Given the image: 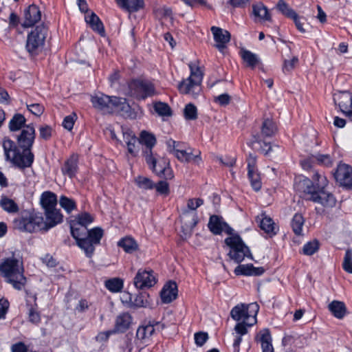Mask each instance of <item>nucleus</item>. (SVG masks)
Masks as SVG:
<instances>
[{"instance_id": "obj_1", "label": "nucleus", "mask_w": 352, "mask_h": 352, "mask_svg": "<svg viewBox=\"0 0 352 352\" xmlns=\"http://www.w3.org/2000/svg\"><path fill=\"white\" fill-rule=\"evenodd\" d=\"M34 139L35 130L32 124L24 126L17 138L19 146L23 149L22 153H20L13 141L9 139H4L3 148L6 160L11 162L20 168L30 167L34 161V155L30 151V148L32 146Z\"/></svg>"}, {"instance_id": "obj_2", "label": "nucleus", "mask_w": 352, "mask_h": 352, "mask_svg": "<svg viewBox=\"0 0 352 352\" xmlns=\"http://www.w3.org/2000/svg\"><path fill=\"white\" fill-rule=\"evenodd\" d=\"M71 233L76 239L77 245L84 250L87 256H91L95 250V245H98L103 235V231L100 228H95L90 230L85 226L71 224Z\"/></svg>"}, {"instance_id": "obj_3", "label": "nucleus", "mask_w": 352, "mask_h": 352, "mask_svg": "<svg viewBox=\"0 0 352 352\" xmlns=\"http://www.w3.org/2000/svg\"><path fill=\"white\" fill-rule=\"evenodd\" d=\"M91 101L94 108L104 114L118 113L128 116L131 109L125 98L110 97L102 94L92 96Z\"/></svg>"}, {"instance_id": "obj_4", "label": "nucleus", "mask_w": 352, "mask_h": 352, "mask_svg": "<svg viewBox=\"0 0 352 352\" xmlns=\"http://www.w3.org/2000/svg\"><path fill=\"white\" fill-rule=\"evenodd\" d=\"M258 310L259 306L256 302L240 303L232 309L230 316L237 322H248V326H252L256 322Z\"/></svg>"}, {"instance_id": "obj_5", "label": "nucleus", "mask_w": 352, "mask_h": 352, "mask_svg": "<svg viewBox=\"0 0 352 352\" xmlns=\"http://www.w3.org/2000/svg\"><path fill=\"white\" fill-rule=\"evenodd\" d=\"M313 179L318 190L314 192L309 199L322 205L324 207H333L336 205V199L332 194L323 190L327 184L326 177L316 172Z\"/></svg>"}, {"instance_id": "obj_6", "label": "nucleus", "mask_w": 352, "mask_h": 352, "mask_svg": "<svg viewBox=\"0 0 352 352\" xmlns=\"http://www.w3.org/2000/svg\"><path fill=\"white\" fill-rule=\"evenodd\" d=\"M189 67L190 75L179 84L178 89L183 94H188L195 97L201 91L203 73L199 67L194 68L191 64L189 65Z\"/></svg>"}, {"instance_id": "obj_7", "label": "nucleus", "mask_w": 352, "mask_h": 352, "mask_svg": "<svg viewBox=\"0 0 352 352\" xmlns=\"http://www.w3.org/2000/svg\"><path fill=\"white\" fill-rule=\"evenodd\" d=\"M225 243L230 248L228 256L233 261L241 263L245 257L253 260L248 248L238 235H232L226 238Z\"/></svg>"}, {"instance_id": "obj_8", "label": "nucleus", "mask_w": 352, "mask_h": 352, "mask_svg": "<svg viewBox=\"0 0 352 352\" xmlns=\"http://www.w3.org/2000/svg\"><path fill=\"white\" fill-rule=\"evenodd\" d=\"M47 35V28L44 25L36 26L28 34L26 49L31 54H36L42 50Z\"/></svg>"}, {"instance_id": "obj_9", "label": "nucleus", "mask_w": 352, "mask_h": 352, "mask_svg": "<svg viewBox=\"0 0 352 352\" xmlns=\"http://www.w3.org/2000/svg\"><path fill=\"white\" fill-rule=\"evenodd\" d=\"M23 265H0V274L16 289H21L25 283Z\"/></svg>"}, {"instance_id": "obj_10", "label": "nucleus", "mask_w": 352, "mask_h": 352, "mask_svg": "<svg viewBox=\"0 0 352 352\" xmlns=\"http://www.w3.org/2000/svg\"><path fill=\"white\" fill-rule=\"evenodd\" d=\"M15 228L29 232L50 229L45 219L41 215L34 214L28 218H19L14 221Z\"/></svg>"}, {"instance_id": "obj_11", "label": "nucleus", "mask_w": 352, "mask_h": 352, "mask_svg": "<svg viewBox=\"0 0 352 352\" xmlns=\"http://www.w3.org/2000/svg\"><path fill=\"white\" fill-rule=\"evenodd\" d=\"M126 94L138 99H144L155 94V88L151 82L133 80L129 83Z\"/></svg>"}, {"instance_id": "obj_12", "label": "nucleus", "mask_w": 352, "mask_h": 352, "mask_svg": "<svg viewBox=\"0 0 352 352\" xmlns=\"http://www.w3.org/2000/svg\"><path fill=\"white\" fill-rule=\"evenodd\" d=\"M156 283V274L151 270H139L133 278L134 286L138 289L152 287Z\"/></svg>"}, {"instance_id": "obj_13", "label": "nucleus", "mask_w": 352, "mask_h": 352, "mask_svg": "<svg viewBox=\"0 0 352 352\" xmlns=\"http://www.w3.org/2000/svg\"><path fill=\"white\" fill-rule=\"evenodd\" d=\"M140 143L145 146V148L143 150V155L148 164L150 162H153L155 156L152 152V148L154 146L156 142V139L153 135L145 131H143L140 133Z\"/></svg>"}, {"instance_id": "obj_14", "label": "nucleus", "mask_w": 352, "mask_h": 352, "mask_svg": "<svg viewBox=\"0 0 352 352\" xmlns=\"http://www.w3.org/2000/svg\"><path fill=\"white\" fill-rule=\"evenodd\" d=\"M211 32L215 41L214 47L221 52H223L227 44L230 40V34L228 31L219 27L212 26Z\"/></svg>"}, {"instance_id": "obj_15", "label": "nucleus", "mask_w": 352, "mask_h": 352, "mask_svg": "<svg viewBox=\"0 0 352 352\" xmlns=\"http://www.w3.org/2000/svg\"><path fill=\"white\" fill-rule=\"evenodd\" d=\"M200 153L199 151H197L196 154H194L192 148H186L184 144H182V146L177 148L173 155L181 162H192L195 164H199L201 161Z\"/></svg>"}, {"instance_id": "obj_16", "label": "nucleus", "mask_w": 352, "mask_h": 352, "mask_svg": "<svg viewBox=\"0 0 352 352\" xmlns=\"http://www.w3.org/2000/svg\"><path fill=\"white\" fill-rule=\"evenodd\" d=\"M334 102H338L340 111L352 120V94L344 91L336 95Z\"/></svg>"}, {"instance_id": "obj_17", "label": "nucleus", "mask_w": 352, "mask_h": 352, "mask_svg": "<svg viewBox=\"0 0 352 352\" xmlns=\"http://www.w3.org/2000/svg\"><path fill=\"white\" fill-rule=\"evenodd\" d=\"M336 181L342 186L352 188V168L346 164H340L335 173Z\"/></svg>"}, {"instance_id": "obj_18", "label": "nucleus", "mask_w": 352, "mask_h": 352, "mask_svg": "<svg viewBox=\"0 0 352 352\" xmlns=\"http://www.w3.org/2000/svg\"><path fill=\"white\" fill-rule=\"evenodd\" d=\"M208 228L214 234H219L222 232L231 234L232 229L223 221L221 217L212 215L210 217Z\"/></svg>"}, {"instance_id": "obj_19", "label": "nucleus", "mask_w": 352, "mask_h": 352, "mask_svg": "<svg viewBox=\"0 0 352 352\" xmlns=\"http://www.w3.org/2000/svg\"><path fill=\"white\" fill-rule=\"evenodd\" d=\"M41 13L39 8L35 5L30 6L24 12V20L22 25L29 28L40 21Z\"/></svg>"}, {"instance_id": "obj_20", "label": "nucleus", "mask_w": 352, "mask_h": 352, "mask_svg": "<svg viewBox=\"0 0 352 352\" xmlns=\"http://www.w3.org/2000/svg\"><path fill=\"white\" fill-rule=\"evenodd\" d=\"M160 296L164 303H170L177 296V286L175 282L169 280L163 287Z\"/></svg>"}, {"instance_id": "obj_21", "label": "nucleus", "mask_w": 352, "mask_h": 352, "mask_svg": "<svg viewBox=\"0 0 352 352\" xmlns=\"http://www.w3.org/2000/svg\"><path fill=\"white\" fill-rule=\"evenodd\" d=\"M156 327L152 324L146 325H142L139 327L136 331V338L141 342H146L150 339L151 336L155 331V330H160L164 329V324L157 322L155 324Z\"/></svg>"}, {"instance_id": "obj_22", "label": "nucleus", "mask_w": 352, "mask_h": 352, "mask_svg": "<svg viewBox=\"0 0 352 352\" xmlns=\"http://www.w3.org/2000/svg\"><path fill=\"white\" fill-rule=\"evenodd\" d=\"M294 188L298 192H303L311 195L316 192V188L312 185L311 181L305 177H296L294 181Z\"/></svg>"}, {"instance_id": "obj_23", "label": "nucleus", "mask_w": 352, "mask_h": 352, "mask_svg": "<svg viewBox=\"0 0 352 352\" xmlns=\"http://www.w3.org/2000/svg\"><path fill=\"white\" fill-rule=\"evenodd\" d=\"M45 219L48 228H52L63 221V216L56 208L45 210Z\"/></svg>"}, {"instance_id": "obj_24", "label": "nucleus", "mask_w": 352, "mask_h": 352, "mask_svg": "<svg viewBox=\"0 0 352 352\" xmlns=\"http://www.w3.org/2000/svg\"><path fill=\"white\" fill-rule=\"evenodd\" d=\"M153 162H150L149 166L158 176L164 177L166 179H170L173 177L172 169L170 168L169 162L164 160L162 168H157V159L154 158Z\"/></svg>"}, {"instance_id": "obj_25", "label": "nucleus", "mask_w": 352, "mask_h": 352, "mask_svg": "<svg viewBox=\"0 0 352 352\" xmlns=\"http://www.w3.org/2000/svg\"><path fill=\"white\" fill-rule=\"evenodd\" d=\"M256 221L259 223L261 229L265 232L273 235L276 234V226L272 219L267 217L265 212H262L256 217Z\"/></svg>"}, {"instance_id": "obj_26", "label": "nucleus", "mask_w": 352, "mask_h": 352, "mask_svg": "<svg viewBox=\"0 0 352 352\" xmlns=\"http://www.w3.org/2000/svg\"><path fill=\"white\" fill-rule=\"evenodd\" d=\"M85 19L87 23L90 25L94 31L98 32L101 36L104 35L103 24L95 13L93 12H88L85 14Z\"/></svg>"}, {"instance_id": "obj_27", "label": "nucleus", "mask_w": 352, "mask_h": 352, "mask_svg": "<svg viewBox=\"0 0 352 352\" xmlns=\"http://www.w3.org/2000/svg\"><path fill=\"white\" fill-rule=\"evenodd\" d=\"M261 342L262 352H274V347L272 344V337L268 329L261 330L256 337Z\"/></svg>"}, {"instance_id": "obj_28", "label": "nucleus", "mask_w": 352, "mask_h": 352, "mask_svg": "<svg viewBox=\"0 0 352 352\" xmlns=\"http://www.w3.org/2000/svg\"><path fill=\"white\" fill-rule=\"evenodd\" d=\"M265 272L262 267H255L254 265H237L234 269L236 275L259 276Z\"/></svg>"}, {"instance_id": "obj_29", "label": "nucleus", "mask_w": 352, "mask_h": 352, "mask_svg": "<svg viewBox=\"0 0 352 352\" xmlns=\"http://www.w3.org/2000/svg\"><path fill=\"white\" fill-rule=\"evenodd\" d=\"M61 170L64 175H67L70 178L74 177L78 170V156L74 154L72 155L65 161Z\"/></svg>"}, {"instance_id": "obj_30", "label": "nucleus", "mask_w": 352, "mask_h": 352, "mask_svg": "<svg viewBox=\"0 0 352 352\" xmlns=\"http://www.w3.org/2000/svg\"><path fill=\"white\" fill-rule=\"evenodd\" d=\"M253 14L260 21H271L272 16L267 8L262 3L252 6Z\"/></svg>"}, {"instance_id": "obj_31", "label": "nucleus", "mask_w": 352, "mask_h": 352, "mask_svg": "<svg viewBox=\"0 0 352 352\" xmlns=\"http://www.w3.org/2000/svg\"><path fill=\"white\" fill-rule=\"evenodd\" d=\"M119 6L129 12H137L143 8L144 0H116Z\"/></svg>"}, {"instance_id": "obj_32", "label": "nucleus", "mask_w": 352, "mask_h": 352, "mask_svg": "<svg viewBox=\"0 0 352 352\" xmlns=\"http://www.w3.org/2000/svg\"><path fill=\"white\" fill-rule=\"evenodd\" d=\"M328 309L338 319H342L346 314V307L342 301L333 300L329 304Z\"/></svg>"}, {"instance_id": "obj_33", "label": "nucleus", "mask_w": 352, "mask_h": 352, "mask_svg": "<svg viewBox=\"0 0 352 352\" xmlns=\"http://www.w3.org/2000/svg\"><path fill=\"white\" fill-rule=\"evenodd\" d=\"M57 201L56 195L52 192H45L41 197V204L44 210L56 208Z\"/></svg>"}, {"instance_id": "obj_34", "label": "nucleus", "mask_w": 352, "mask_h": 352, "mask_svg": "<svg viewBox=\"0 0 352 352\" xmlns=\"http://www.w3.org/2000/svg\"><path fill=\"white\" fill-rule=\"evenodd\" d=\"M131 317L128 313H123L119 315L116 320L115 328L117 331L124 332L130 326Z\"/></svg>"}, {"instance_id": "obj_35", "label": "nucleus", "mask_w": 352, "mask_h": 352, "mask_svg": "<svg viewBox=\"0 0 352 352\" xmlns=\"http://www.w3.org/2000/svg\"><path fill=\"white\" fill-rule=\"evenodd\" d=\"M151 298L146 292L139 293L133 296L132 308L147 307L151 305Z\"/></svg>"}, {"instance_id": "obj_36", "label": "nucleus", "mask_w": 352, "mask_h": 352, "mask_svg": "<svg viewBox=\"0 0 352 352\" xmlns=\"http://www.w3.org/2000/svg\"><path fill=\"white\" fill-rule=\"evenodd\" d=\"M276 125L272 120L266 118L263 120L261 126V133L262 137H272L276 133Z\"/></svg>"}, {"instance_id": "obj_37", "label": "nucleus", "mask_w": 352, "mask_h": 352, "mask_svg": "<svg viewBox=\"0 0 352 352\" xmlns=\"http://www.w3.org/2000/svg\"><path fill=\"white\" fill-rule=\"evenodd\" d=\"M118 245L127 253H133L138 248L137 242L131 237L123 238L118 241Z\"/></svg>"}, {"instance_id": "obj_38", "label": "nucleus", "mask_w": 352, "mask_h": 352, "mask_svg": "<svg viewBox=\"0 0 352 352\" xmlns=\"http://www.w3.org/2000/svg\"><path fill=\"white\" fill-rule=\"evenodd\" d=\"M241 57L248 67L254 68L260 62L258 56L250 51L243 50L241 51Z\"/></svg>"}, {"instance_id": "obj_39", "label": "nucleus", "mask_w": 352, "mask_h": 352, "mask_svg": "<svg viewBox=\"0 0 352 352\" xmlns=\"http://www.w3.org/2000/svg\"><path fill=\"white\" fill-rule=\"evenodd\" d=\"M304 223L305 219L301 214L296 213L294 215L291 221V226L295 234H302Z\"/></svg>"}, {"instance_id": "obj_40", "label": "nucleus", "mask_w": 352, "mask_h": 352, "mask_svg": "<svg viewBox=\"0 0 352 352\" xmlns=\"http://www.w3.org/2000/svg\"><path fill=\"white\" fill-rule=\"evenodd\" d=\"M25 117L20 113L15 114L9 122V129L12 131H16L23 127L25 124Z\"/></svg>"}, {"instance_id": "obj_41", "label": "nucleus", "mask_w": 352, "mask_h": 352, "mask_svg": "<svg viewBox=\"0 0 352 352\" xmlns=\"http://www.w3.org/2000/svg\"><path fill=\"white\" fill-rule=\"evenodd\" d=\"M0 206L4 210L10 213H15L19 211V206L15 201L6 196L1 197Z\"/></svg>"}, {"instance_id": "obj_42", "label": "nucleus", "mask_w": 352, "mask_h": 352, "mask_svg": "<svg viewBox=\"0 0 352 352\" xmlns=\"http://www.w3.org/2000/svg\"><path fill=\"white\" fill-rule=\"evenodd\" d=\"M23 260L21 252L19 250L12 251L3 258L1 264H23Z\"/></svg>"}, {"instance_id": "obj_43", "label": "nucleus", "mask_w": 352, "mask_h": 352, "mask_svg": "<svg viewBox=\"0 0 352 352\" xmlns=\"http://www.w3.org/2000/svg\"><path fill=\"white\" fill-rule=\"evenodd\" d=\"M59 204L67 213L72 212L76 208L75 201L64 195L60 197Z\"/></svg>"}, {"instance_id": "obj_44", "label": "nucleus", "mask_w": 352, "mask_h": 352, "mask_svg": "<svg viewBox=\"0 0 352 352\" xmlns=\"http://www.w3.org/2000/svg\"><path fill=\"white\" fill-rule=\"evenodd\" d=\"M276 7L282 14L291 19L295 17L296 14H297L296 12L293 9L289 8L288 4L286 3L283 0H279Z\"/></svg>"}, {"instance_id": "obj_45", "label": "nucleus", "mask_w": 352, "mask_h": 352, "mask_svg": "<svg viewBox=\"0 0 352 352\" xmlns=\"http://www.w3.org/2000/svg\"><path fill=\"white\" fill-rule=\"evenodd\" d=\"M136 185L142 189L149 190L154 188L155 184L148 177L138 176L135 179Z\"/></svg>"}, {"instance_id": "obj_46", "label": "nucleus", "mask_w": 352, "mask_h": 352, "mask_svg": "<svg viewBox=\"0 0 352 352\" xmlns=\"http://www.w3.org/2000/svg\"><path fill=\"white\" fill-rule=\"evenodd\" d=\"M106 287L112 292H118L123 287V282L120 278H112L105 282Z\"/></svg>"}, {"instance_id": "obj_47", "label": "nucleus", "mask_w": 352, "mask_h": 352, "mask_svg": "<svg viewBox=\"0 0 352 352\" xmlns=\"http://www.w3.org/2000/svg\"><path fill=\"white\" fill-rule=\"evenodd\" d=\"M248 177L250 180L251 186L256 190L258 191L261 188V182L260 180V175L257 171L249 170Z\"/></svg>"}, {"instance_id": "obj_48", "label": "nucleus", "mask_w": 352, "mask_h": 352, "mask_svg": "<svg viewBox=\"0 0 352 352\" xmlns=\"http://www.w3.org/2000/svg\"><path fill=\"white\" fill-rule=\"evenodd\" d=\"M184 115L186 120L197 119V110L196 107L191 103L186 104L184 109Z\"/></svg>"}, {"instance_id": "obj_49", "label": "nucleus", "mask_w": 352, "mask_h": 352, "mask_svg": "<svg viewBox=\"0 0 352 352\" xmlns=\"http://www.w3.org/2000/svg\"><path fill=\"white\" fill-rule=\"evenodd\" d=\"M76 224L80 225L87 228V226L90 224L93 221L94 218L87 212H83L79 214L76 217Z\"/></svg>"}, {"instance_id": "obj_50", "label": "nucleus", "mask_w": 352, "mask_h": 352, "mask_svg": "<svg viewBox=\"0 0 352 352\" xmlns=\"http://www.w3.org/2000/svg\"><path fill=\"white\" fill-rule=\"evenodd\" d=\"M319 248L317 241H313L306 243L302 248L303 253L306 255H311L315 253Z\"/></svg>"}, {"instance_id": "obj_51", "label": "nucleus", "mask_w": 352, "mask_h": 352, "mask_svg": "<svg viewBox=\"0 0 352 352\" xmlns=\"http://www.w3.org/2000/svg\"><path fill=\"white\" fill-rule=\"evenodd\" d=\"M204 204V200L200 198L197 199H189L187 201L188 210L184 212V214L188 213V210L195 211L197 208L201 206Z\"/></svg>"}, {"instance_id": "obj_52", "label": "nucleus", "mask_w": 352, "mask_h": 352, "mask_svg": "<svg viewBox=\"0 0 352 352\" xmlns=\"http://www.w3.org/2000/svg\"><path fill=\"white\" fill-rule=\"evenodd\" d=\"M155 111L160 116L170 115V109L168 104L164 102H157L154 104Z\"/></svg>"}, {"instance_id": "obj_53", "label": "nucleus", "mask_w": 352, "mask_h": 352, "mask_svg": "<svg viewBox=\"0 0 352 352\" xmlns=\"http://www.w3.org/2000/svg\"><path fill=\"white\" fill-rule=\"evenodd\" d=\"M28 109L34 115L40 116L44 111V107L38 103L27 104Z\"/></svg>"}, {"instance_id": "obj_54", "label": "nucleus", "mask_w": 352, "mask_h": 352, "mask_svg": "<svg viewBox=\"0 0 352 352\" xmlns=\"http://www.w3.org/2000/svg\"><path fill=\"white\" fill-rule=\"evenodd\" d=\"M123 139L125 144L127 145L129 142L133 140L135 142L136 136L135 133L129 129H122Z\"/></svg>"}, {"instance_id": "obj_55", "label": "nucleus", "mask_w": 352, "mask_h": 352, "mask_svg": "<svg viewBox=\"0 0 352 352\" xmlns=\"http://www.w3.org/2000/svg\"><path fill=\"white\" fill-rule=\"evenodd\" d=\"M154 188L160 194L167 195L169 193V187L166 182L161 181L155 184Z\"/></svg>"}, {"instance_id": "obj_56", "label": "nucleus", "mask_w": 352, "mask_h": 352, "mask_svg": "<svg viewBox=\"0 0 352 352\" xmlns=\"http://www.w3.org/2000/svg\"><path fill=\"white\" fill-rule=\"evenodd\" d=\"M140 144V141L138 138H135V142H133V140L131 142H129L126 146L128 152L132 156H136L139 151V145Z\"/></svg>"}, {"instance_id": "obj_57", "label": "nucleus", "mask_w": 352, "mask_h": 352, "mask_svg": "<svg viewBox=\"0 0 352 352\" xmlns=\"http://www.w3.org/2000/svg\"><path fill=\"white\" fill-rule=\"evenodd\" d=\"M52 129L48 125H43L39 128L40 137L45 140L50 138L52 136Z\"/></svg>"}, {"instance_id": "obj_58", "label": "nucleus", "mask_w": 352, "mask_h": 352, "mask_svg": "<svg viewBox=\"0 0 352 352\" xmlns=\"http://www.w3.org/2000/svg\"><path fill=\"white\" fill-rule=\"evenodd\" d=\"M254 142H257L259 144H262L261 145V151L262 153H263L265 155H267L271 151H272V146L270 143L263 142L260 139V137L258 136H254Z\"/></svg>"}, {"instance_id": "obj_59", "label": "nucleus", "mask_w": 352, "mask_h": 352, "mask_svg": "<svg viewBox=\"0 0 352 352\" xmlns=\"http://www.w3.org/2000/svg\"><path fill=\"white\" fill-rule=\"evenodd\" d=\"M248 322H238V323L234 327V331L236 333V336H240L241 337L243 335H245L248 333L247 324Z\"/></svg>"}, {"instance_id": "obj_60", "label": "nucleus", "mask_w": 352, "mask_h": 352, "mask_svg": "<svg viewBox=\"0 0 352 352\" xmlns=\"http://www.w3.org/2000/svg\"><path fill=\"white\" fill-rule=\"evenodd\" d=\"M120 299L123 304H125L129 308H132L133 296L131 294L124 292L122 294Z\"/></svg>"}, {"instance_id": "obj_61", "label": "nucleus", "mask_w": 352, "mask_h": 352, "mask_svg": "<svg viewBox=\"0 0 352 352\" xmlns=\"http://www.w3.org/2000/svg\"><path fill=\"white\" fill-rule=\"evenodd\" d=\"M208 336L206 333L199 332L195 334V341L197 346H201L208 340Z\"/></svg>"}, {"instance_id": "obj_62", "label": "nucleus", "mask_w": 352, "mask_h": 352, "mask_svg": "<svg viewBox=\"0 0 352 352\" xmlns=\"http://www.w3.org/2000/svg\"><path fill=\"white\" fill-rule=\"evenodd\" d=\"M214 101L219 103L220 105L225 106L229 104L230 96L228 94H223L214 97Z\"/></svg>"}, {"instance_id": "obj_63", "label": "nucleus", "mask_w": 352, "mask_h": 352, "mask_svg": "<svg viewBox=\"0 0 352 352\" xmlns=\"http://www.w3.org/2000/svg\"><path fill=\"white\" fill-rule=\"evenodd\" d=\"M182 144L183 143L182 142H176L171 139L168 140L166 142L168 150L170 153L173 154H174L177 151V148H179V147L182 146Z\"/></svg>"}, {"instance_id": "obj_64", "label": "nucleus", "mask_w": 352, "mask_h": 352, "mask_svg": "<svg viewBox=\"0 0 352 352\" xmlns=\"http://www.w3.org/2000/svg\"><path fill=\"white\" fill-rule=\"evenodd\" d=\"M298 61V59L297 57L294 56L289 60H285L283 65V71L285 72H290L292 70L295 65L297 64Z\"/></svg>"}]
</instances>
